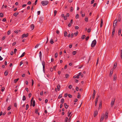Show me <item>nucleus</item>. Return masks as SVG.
Wrapping results in <instances>:
<instances>
[{
    "mask_svg": "<svg viewBox=\"0 0 122 122\" xmlns=\"http://www.w3.org/2000/svg\"><path fill=\"white\" fill-rule=\"evenodd\" d=\"M49 3L47 1H43L41 2V3L43 6H44L47 5Z\"/></svg>",
    "mask_w": 122,
    "mask_h": 122,
    "instance_id": "f257e3e1",
    "label": "nucleus"
},
{
    "mask_svg": "<svg viewBox=\"0 0 122 122\" xmlns=\"http://www.w3.org/2000/svg\"><path fill=\"white\" fill-rule=\"evenodd\" d=\"M117 19H115L113 22V28H115L117 26Z\"/></svg>",
    "mask_w": 122,
    "mask_h": 122,
    "instance_id": "f03ea898",
    "label": "nucleus"
},
{
    "mask_svg": "<svg viewBox=\"0 0 122 122\" xmlns=\"http://www.w3.org/2000/svg\"><path fill=\"white\" fill-rule=\"evenodd\" d=\"M96 43V40H95L92 41V43L91 44V46L92 47H94L95 46Z\"/></svg>",
    "mask_w": 122,
    "mask_h": 122,
    "instance_id": "7ed1b4c3",
    "label": "nucleus"
},
{
    "mask_svg": "<svg viewBox=\"0 0 122 122\" xmlns=\"http://www.w3.org/2000/svg\"><path fill=\"white\" fill-rule=\"evenodd\" d=\"M42 65L43 66V71L44 72H45V63L44 61L42 62Z\"/></svg>",
    "mask_w": 122,
    "mask_h": 122,
    "instance_id": "20e7f679",
    "label": "nucleus"
},
{
    "mask_svg": "<svg viewBox=\"0 0 122 122\" xmlns=\"http://www.w3.org/2000/svg\"><path fill=\"white\" fill-rule=\"evenodd\" d=\"M28 36V34L27 33L26 34H24L22 35L21 38L22 39L24 37H27Z\"/></svg>",
    "mask_w": 122,
    "mask_h": 122,
    "instance_id": "39448f33",
    "label": "nucleus"
},
{
    "mask_svg": "<svg viewBox=\"0 0 122 122\" xmlns=\"http://www.w3.org/2000/svg\"><path fill=\"white\" fill-rule=\"evenodd\" d=\"M105 116V115L104 114H102L101 116V117L100 119V122H102Z\"/></svg>",
    "mask_w": 122,
    "mask_h": 122,
    "instance_id": "423d86ee",
    "label": "nucleus"
},
{
    "mask_svg": "<svg viewBox=\"0 0 122 122\" xmlns=\"http://www.w3.org/2000/svg\"><path fill=\"white\" fill-rule=\"evenodd\" d=\"M115 99H114L113 100H112L111 103V106L112 107L114 104V103L115 102Z\"/></svg>",
    "mask_w": 122,
    "mask_h": 122,
    "instance_id": "0eeeda50",
    "label": "nucleus"
},
{
    "mask_svg": "<svg viewBox=\"0 0 122 122\" xmlns=\"http://www.w3.org/2000/svg\"><path fill=\"white\" fill-rule=\"evenodd\" d=\"M108 112L106 111V112L105 115V119H107V118L108 117Z\"/></svg>",
    "mask_w": 122,
    "mask_h": 122,
    "instance_id": "6e6552de",
    "label": "nucleus"
},
{
    "mask_svg": "<svg viewBox=\"0 0 122 122\" xmlns=\"http://www.w3.org/2000/svg\"><path fill=\"white\" fill-rule=\"evenodd\" d=\"M69 16V14L68 13L66 14V15L64 16V19L65 20H66L67 19V17H68Z\"/></svg>",
    "mask_w": 122,
    "mask_h": 122,
    "instance_id": "1a4fd4ad",
    "label": "nucleus"
},
{
    "mask_svg": "<svg viewBox=\"0 0 122 122\" xmlns=\"http://www.w3.org/2000/svg\"><path fill=\"white\" fill-rule=\"evenodd\" d=\"M96 94V91L95 90H93V96H92V98L93 99H94L95 98V94Z\"/></svg>",
    "mask_w": 122,
    "mask_h": 122,
    "instance_id": "9d476101",
    "label": "nucleus"
},
{
    "mask_svg": "<svg viewBox=\"0 0 122 122\" xmlns=\"http://www.w3.org/2000/svg\"><path fill=\"white\" fill-rule=\"evenodd\" d=\"M98 97H99L98 96L97 97V98L96 99L95 105V106H97V101L98 100Z\"/></svg>",
    "mask_w": 122,
    "mask_h": 122,
    "instance_id": "9b49d317",
    "label": "nucleus"
},
{
    "mask_svg": "<svg viewBox=\"0 0 122 122\" xmlns=\"http://www.w3.org/2000/svg\"><path fill=\"white\" fill-rule=\"evenodd\" d=\"M98 112H97V110H96L95 112H94V117H95L96 116H97V114H98Z\"/></svg>",
    "mask_w": 122,
    "mask_h": 122,
    "instance_id": "f8f14e48",
    "label": "nucleus"
},
{
    "mask_svg": "<svg viewBox=\"0 0 122 122\" xmlns=\"http://www.w3.org/2000/svg\"><path fill=\"white\" fill-rule=\"evenodd\" d=\"M118 21L119 22H120L121 21V15H118Z\"/></svg>",
    "mask_w": 122,
    "mask_h": 122,
    "instance_id": "ddd939ff",
    "label": "nucleus"
},
{
    "mask_svg": "<svg viewBox=\"0 0 122 122\" xmlns=\"http://www.w3.org/2000/svg\"><path fill=\"white\" fill-rule=\"evenodd\" d=\"M103 25V21L102 19H101V20L100 27H102Z\"/></svg>",
    "mask_w": 122,
    "mask_h": 122,
    "instance_id": "4468645a",
    "label": "nucleus"
},
{
    "mask_svg": "<svg viewBox=\"0 0 122 122\" xmlns=\"http://www.w3.org/2000/svg\"><path fill=\"white\" fill-rule=\"evenodd\" d=\"M113 69H112L110 72V74H109V76H112V74L113 73Z\"/></svg>",
    "mask_w": 122,
    "mask_h": 122,
    "instance_id": "2eb2a0df",
    "label": "nucleus"
},
{
    "mask_svg": "<svg viewBox=\"0 0 122 122\" xmlns=\"http://www.w3.org/2000/svg\"><path fill=\"white\" fill-rule=\"evenodd\" d=\"M34 25L33 24L31 25H30V28L31 29V30H33L34 28Z\"/></svg>",
    "mask_w": 122,
    "mask_h": 122,
    "instance_id": "dca6fc26",
    "label": "nucleus"
},
{
    "mask_svg": "<svg viewBox=\"0 0 122 122\" xmlns=\"http://www.w3.org/2000/svg\"><path fill=\"white\" fill-rule=\"evenodd\" d=\"M57 88L58 90V91H60V85L59 84H58V85L57 86Z\"/></svg>",
    "mask_w": 122,
    "mask_h": 122,
    "instance_id": "f3484780",
    "label": "nucleus"
},
{
    "mask_svg": "<svg viewBox=\"0 0 122 122\" xmlns=\"http://www.w3.org/2000/svg\"><path fill=\"white\" fill-rule=\"evenodd\" d=\"M117 66V63H115L114 65V66H113V68H114V69H115L116 68V67Z\"/></svg>",
    "mask_w": 122,
    "mask_h": 122,
    "instance_id": "a211bd4d",
    "label": "nucleus"
},
{
    "mask_svg": "<svg viewBox=\"0 0 122 122\" xmlns=\"http://www.w3.org/2000/svg\"><path fill=\"white\" fill-rule=\"evenodd\" d=\"M73 78H77L78 79L79 78V75H77V76H73Z\"/></svg>",
    "mask_w": 122,
    "mask_h": 122,
    "instance_id": "6ab92c4d",
    "label": "nucleus"
},
{
    "mask_svg": "<svg viewBox=\"0 0 122 122\" xmlns=\"http://www.w3.org/2000/svg\"><path fill=\"white\" fill-rule=\"evenodd\" d=\"M114 80H116L117 79V76L116 74H115L114 76Z\"/></svg>",
    "mask_w": 122,
    "mask_h": 122,
    "instance_id": "aec40b11",
    "label": "nucleus"
},
{
    "mask_svg": "<svg viewBox=\"0 0 122 122\" xmlns=\"http://www.w3.org/2000/svg\"><path fill=\"white\" fill-rule=\"evenodd\" d=\"M115 28H113V31L112 32V35H114L115 32Z\"/></svg>",
    "mask_w": 122,
    "mask_h": 122,
    "instance_id": "412c9836",
    "label": "nucleus"
},
{
    "mask_svg": "<svg viewBox=\"0 0 122 122\" xmlns=\"http://www.w3.org/2000/svg\"><path fill=\"white\" fill-rule=\"evenodd\" d=\"M102 102H100L99 105V108H101V107H102Z\"/></svg>",
    "mask_w": 122,
    "mask_h": 122,
    "instance_id": "4be33fe9",
    "label": "nucleus"
},
{
    "mask_svg": "<svg viewBox=\"0 0 122 122\" xmlns=\"http://www.w3.org/2000/svg\"><path fill=\"white\" fill-rule=\"evenodd\" d=\"M67 32L66 31H65L64 32V36L65 37L66 36H67Z\"/></svg>",
    "mask_w": 122,
    "mask_h": 122,
    "instance_id": "5701e85b",
    "label": "nucleus"
},
{
    "mask_svg": "<svg viewBox=\"0 0 122 122\" xmlns=\"http://www.w3.org/2000/svg\"><path fill=\"white\" fill-rule=\"evenodd\" d=\"M66 108H67L69 107V106L67 105V104L66 103H65L64 104Z\"/></svg>",
    "mask_w": 122,
    "mask_h": 122,
    "instance_id": "b1692460",
    "label": "nucleus"
},
{
    "mask_svg": "<svg viewBox=\"0 0 122 122\" xmlns=\"http://www.w3.org/2000/svg\"><path fill=\"white\" fill-rule=\"evenodd\" d=\"M50 42L52 44L54 43L53 39H51L50 41Z\"/></svg>",
    "mask_w": 122,
    "mask_h": 122,
    "instance_id": "393cba45",
    "label": "nucleus"
},
{
    "mask_svg": "<svg viewBox=\"0 0 122 122\" xmlns=\"http://www.w3.org/2000/svg\"><path fill=\"white\" fill-rule=\"evenodd\" d=\"M18 15V13H15L13 15L14 16H16L17 15Z\"/></svg>",
    "mask_w": 122,
    "mask_h": 122,
    "instance_id": "a878e982",
    "label": "nucleus"
},
{
    "mask_svg": "<svg viewBox=\"0 0 122 122\" xmlns=\"http://www.w3.org/2000/svg\"><path fill=\"white\" fill-rule=\"evenodd\" d=\"M35 105V102L34 100L33 102L32 106L34 107Z\"/></svg>",
    "mask_w": 122,
    "mask_h": 122,
    "instance_id": "bb28decb",
    "label": "nucleus"
},
{
    "mask_svg": "<svg viewBox=\"0 0 122 122\" xmlns=\"http://www.w3.org/2000/svg\"><path fill=\"white\" fill-rule=\"evenodd\" d=\"M25 54V52H24L20 56V57H21L24 56Z\"/></svg>",
    "mask_w": 122,
    "mask_h": 122,
    "instance_id": "cd10ccee",
    "label": "nucleus"
},
{
    "mask_svg": "<svg viewBox=\"0 0 122 122\" xmlns=\"http://www.w3.org/2000/svg\"><path fill=\"white\" fill-rule=\"evenodd\" d=\"M85 37L86 36L85 35H83L81 37V39H84Z\"/></svg>",
    "mask_w": 122,
    "mask_h": 122,
    "instance_id": "c85d7f7f",
    "label": "nucleus"
},
{
    "mask_svg": "<svg viewBox=\"0 0 122 122\" xmlns=\"http://www.w3.org/2000/svg\"><path fill=\"white\" fill-rule=\"evenodd\" d=\"M26 98L25 96H23V97L22 100L24 101L26 100Z\"/></svg>",
    "mask_w": 122,
    "mask_h": 122,
    "instance_id": "c756f323",
    "label": "nucleus"
},
{
    "mask_svg": "<svg viewBox=\"0 0 122 122\" xmlns=\"http://www.w3.org/2000/svg\"><path fill=\"white\" fill-rule=\"evenodd\" d=\"M64 99H62L61 100V103L62 104L64 102Z\"/></svg>",
    "mask_w": 122,
    "mask_h": 122,
    "instance_id": "7c9ffc66",
    "label": "nucleus"
},
{
    "mask_svg": "<svg viewBox=\"0 0 122 122\" xmlns=\"http://www.w3.org/2000/svg\"><path fill=\"white\" fill-rule=\"evenodd\" d=\"M57 11L56 10H55L54 11V16H55L56 14H57Z\"/></svg>",
    "mask_w": 122,
    "mask_h": 122,
    "instance_id": "2f4dec72",
    "label": "nucleus"
},
{
    "mask_svg": "<svg viewBox=\"0 0 122 122\" xmlns=\"http://www.w3.org/2000/svg\"><path fill=\"white\" fill-rule=\"evenodd\" d=\"M33 97L31 99L30 101V106H31L32 104V103L33 102Z\"/></svg>",
    "mask_w": 122,
    "mask_h": 122,
    "instance_id": "473e14b6",
    "label": "nucleus"
},
{
    "mask_svg": "<svg viewBox=\"0 0 122 122\" xmlns=\"http://www.w3.org/2000/svg\"><path fill=\"white\" fill-rule=\"evenodd\" d=\"M76 53V51H73L72 52V54L73 55H75Z\"/></svg>",
    "mask_w": 122,
    "mask_h": 122,
    "instance_id": "72a5a7b5",
    "label": "nucleus"
},
{
    "mask_svg": "<svg viewBox=\"0 0 122 122\" xmlns=\"http://www.w3.org/2000/svg\"><path fill=\"white\" fill-rule=\"evenodd\" d=\"M121 29L119 30L118 31V34L119 35H120L121 33Z\"/></svg>",
    "mask_w": 122,
    "mask_h": 122,
    "instance_id": "f704fd0d",
    "label": "nucleus"
},
{
    "mask_svg": "<svg viewBox=\"0 0 122 122\" xmlns=\"http://www.w3.org/2000/svg\"><path fill=\"white\" fill-rule=\"evenodd\" d=\"M8 74V72L7 71H5V76H7Z\"/></svg>",
    "mask_w": 122,
    "mask_h": 122,
    "instance_id": "c9c22d12",
    "label": "nucleus"
},
{
    "mask_svg": "<svg viewBox=\"0 0 122 122\" xmlns=\"http://www.w3.org/2000/svg\"><path fill=\"white\" fill-rule=\"evenodd\" d=\"M19 79V78H17L16 79H15L14 80V82L15 83H16L18 81Z\"/></svg>",
    "mask_w": 122,
    "mask_h": 122,
    "instance_id": "e433bc0d",
    "label": "nucleus"
},
{
    "mask_svg": "<svg viewBox=\"0 0 122 122\" xmlns=\"http://www.w3.org/2000/svg\"><path fill=\"white\" fill-rule=\"evenodd\" d=\"M11 106H9V107H8V108L7 109V110L8 111H9V110H10L11 109Z\"/></svg>",
    "mask_w": 122,
    "mask_h": 122,
    "instance_id": "4c0bfd02",
    "label": "nucleus"
},
{
    "mask_svg": "<svg viewBox=\"0 0 122 122\" xmlns=\"http://www.w3.org/2000/svg\"><path fill=\"white\" fill-rule=\"evenodd\" d=\"M29 107V105L28 104H27L26 106V110H27Z\"/></svg>",
    "mask_w": 122,
    "mask_h": 122,
    "instance_id": "58836bf2",
    "label": "nucleus"
},
{
    "mask_svg": "<svg viewBox=\"0 0 122 122\" xmlns=\"http://www.w3.org/2000/svg\"><path fill=\"white\" fill-rule=\"evenodd\" d=\"M39 56L40 57V59H41V56H42L41 52V51H40L39 53Z\"/></svg>",
    "mask_w": 122,
    "mask_h": 122,
    "instance_id": "ea45409f",
    "label": "nucleus"
},
{
    "mask_svg": "<svg viewBox=\"0 0 122 122\" xmlns=\"http://www.w3.org/2000/svg\"><path fill=\"white\" fill-rule=\"evenodd\" d=\"M79 16L78 14H76V19H78L79 18Z\"/></svg>",
    "mask_w": 122,
    "mask_h": 122,
    "instance_id": "a19ab883",
    "label": "nucleus"
},
{
    "mask_svg": "<svg viewBox=\"0 0 122 122\" xmlns=\"http://www.w3.org/2000/svg\"><path fill=\"white\" fill-rule=\"evenodd\" d=\"M69 112V111L68 112V117H69L70 116V114L71 113V112Z\"/></svg>",
    "mask_w": 122,
    "mask_h": 122,
    "instance_id": "79ce46f5",
    "label": "nucleus"
},
{
    "mask_svg": "<svg viewBox=\"0 0 122 122\" xmlns=\"http://www.w3.org/2000/svg\"><path fill=\"white\" fill-rule=\"evenodd\" d=\"M62 97V96L61 95H60L59 96L58 99H60Z\"/></svg>",
    "mask_w": 122,
    "mask_h": 122,
    "instance_id": "37998d69",
    "label": "nucleus"
},
{
    "mask_svg": "<svg viewBox=\"0 0 122 122\" xmlns=\"http://www.w3.org/2000/svg\"><path fill=\"white\" fill-rule=\"evenodd\" d=\"M85 20L87 22L88 21V19L87 18H85Z\"/></svg>",
    "mask_w": 122,
    "mask_h": 122,
    "instance_id": "c03bdc74",
    "label": "nucleus"
},
{
    "mask_svg": "<svg viewBox=\"0 0 122 122\" xmlns=\"http://www.w3.org/2000/svg\"><path fill=\"white\" fill-rule=\"evenodd\" d=\"M73 7H71L70 8V11H71L72 12V11L73 10Z\"/></svg>",
    "mask_w": 122,
    "mask_h": 122,
    "instance_id": "a18cd8bd",
    "label": "nucleus"
},
{
    "mask_svg": "<svg viewBox=\"0 0 122 122\" xmlns=\"http://www.w3.org/2000/svg\"><path fill=\"white\" fill-rule=\"evenodd\" d=\"M68 120V118L67 117H66V119L65 120V122H67Z\"/></svg>",
    "mask_w": 122,
    "mask_h": 122,
    "instance_id": "49530a36",
    "label": "nucleus"
},
{
    "mask_svg": "<svg viewBox=\"0 0 122 122\" xmlns=\"http://www.w3.org/2000/svg\"><path fill=\"white\" fill-rule=\"evenodd\" d=\"M14 32L15 33H16L17 34L18 33V30H15Z\"/></svg>",
    "mask_w": 122,
    "mask_h": 122,
    "instance_id": "de8ad7c7",
    "label": "nucleus"
},
{
    "mask_svg": "<svg viewBox=\"0 0 122 122\" xmlns=\"http://www.w3.org/2000/svg\"><path fill=\"white\" fill-rule=\"evenodd\" d=\"M91 28H89L87 32H88V33L90 32H91Z\"/></svg>",
    "mask_w": 122,
    "mask_h": 122,
    "instance_id": "09e8293b",
    "label": "nucleus"
},
{
    "mask_svg": "<svg viewBox=\"0 0 122 122\" xmlns=\"http://www.w3.org/2000/svg\"><path fill=\"white\" fill-rule=\"evenodd\" d=\"M89 38V36H87L86 37V41L88 40Z\"/></svg>",
    "mask_w": 122,
    "mask_h": 122,
    "instance_id": "8fccbe9b",
    "label": "nucleus"
},
{
    "mask_svg": "<svg viewBox=\"0 0 122 122\" xmlns=\"http://www.w3.org/2000/svg\"><path fill=\"white\" fill-rule=\"evenodd\" d=\"M43 94V91L41 92L40 93V95L41 96H42Z\"/></svg>",
    "mask_w": 122,
    "mask_h": 122,
    "instance_id": "3c124183",
    "label": "nucleus"
},
{
    "mask_svg": "<svg viewBox=\"0 0 122 122\" xmlns=\"http://www.w3.org/2000/svg\"><path fill=\"white\" fill-rule=\"evenodd\" d=\"M81 95L80 94H78L77 96V97L78 98H80Z\"/></svg>",
    "mask_w": 122,
    "mask_h": 122,
    "instance_id": "603ef678",
    "label": "nucleus"
},
{
    "mask_svg": "<svg viewBox=\"0 0 122 122\" xmlns=\"http://www.w3.org/2000/svg\"><path fill=\"white\" fill-rule=\"evenodd\" d=\"M3 14L2 13H0V17H3Z\"/></svg>",
    "mask_w": 122,
    "mask_h": 122,
    "instance_id": "864d4df0",
    "label": "nucleus"
},
{
    "mask_svg": "<svg viewBox=\"0 0 122 122\" xmlns=\"http://www.w3.org/2000/svg\"><path fill=\"white\" fill-rule=\"evenodd\" d=\"M69 75L68 74H66L65 75V76L66 77V78H67L69 76Z\"/></svg>",
    "mask_w": 122,
    "mask_h": 122,
    "instance_id": "5fc2aeb1",
    "label": "nucleus"
},
{
    "mask_svg": "<svg viewBox=\"0 0 122 122\" xmlns=\"http://www.w3.org/2000/svg\"><path fill=\"white\" fill-rule=\"evenodd\" d=\"M58 56V53H56L55 55V56L56 57H57Z\"/></svg>",
    "mask_w": 122,
    "mask_h": 122,
    "instance_id": "6e6d98bb",
    "label": "nucleus"
},
{
    "mask_svg": "<svg viewBox=\"0 0 122 122\" xmlns=\"http://www.w3.org/2000/svg\"><path fill=\"white\" fill-rule=\"evenodd\" d=\"M4 87H2V88L1 90L2 92H3L4 91Z\"/></svg>",
    "mask_w": 122,
    "mask_h": 122,
    "instance_id": "4d7b16f0",
    "label": "nucleus"
},
{
    "mask_svg": "<svg viewBox=\"0 0 122 122\" xmlns=\"http://www.w3.org/2000/svg\"><path fill=\"white\" fill-rule=\"evenodd\" d=\"M94 2V0H92L91 2V4H93Z\"/></svg>",
    "mask_w": 122,
    "mask_h": 122,
    "instance_id": "13d9d810",
    "label": "nucleus"
},
{
    "mask_svg": "<svg viewBox=\"0 0 122 122\" xmlns=\"http://www.w3.org/2000/svg\"><path fill=\"white\" fill-rule=\"evenodd\" d=\"M38 109H36L35 110V113H38Z\"/></svg>",
    "mask_w": 122,
    "mask_h": 122,
    "instance_id": "bf43d9fd",
    "label": "nucleus"
},
{
    "mask_svg": "<svg viewBox=\"0 0 122 122\" xmlns=\"http://www.w3.org/2000/svg\"><path fill=\"white\" fill-rule=\"evenodd\" d=\"M17 50L15 48L14 50V53H15L16 52V51Z\"/></svg>",
    "mask_w": 122,
    "mask_h": 122,
    "instance_id": "052dcab7",
    "label": "nucleus"
},
{
    "mask_svg": "<svg viewBox=\"0 0 122 122\" xmlns=\"http://www.w3.org/2000/svg\"><path fill=\"white\" fill-rule=\"evenodd\" d=\"M78 34V32H76L74 33V35L75 36H76Z\"/></svg>",
    "mask_w": 122,
    "mask_h": 122,
    "instance_id": "680f3d73",
    "label": "nucleus"
},
{
    "mask_svg": "<svg viewBox=\"0 0 122 122\" xmlns=\"http://www.w3.org/2000/svg\"><path fill=\"white\" fill-rule=\"evenodd\" d=\"M76 91H78L79 90V88L78 87H76Z\"/></svg>",
    "mask_w": 122,
    "mask_h": 122,
    "instance_id": "e2e57ef3",
    "label": "nucleus"
},
{
    "mask_svg": "<svg viewBox=\"0 0 122 122\" xmlns=\"http://www.w3.org/2000/svg\"><path fill=\"white\" fill-rule=\"evenodd\" d=\"M2 20L3 21L5 22L6 21V20L5 18H4Z\"/></svg>",
    "mask_w": 122,
    "mask_h": 122,
    "instance_id": "0e129e2a",
    "label": "nucleus"
},
{
    "mask_svg": "<svg viewBox=\"0 0 122 122\" xmlns=\"http://www.w3.org/2000/svg\"><path fill=\"white\" fill-rule=\"evenodd\" d=\"M68 87L70 89H71L72 88V86L71 85H70Z\"/></svg>",
    "mask_w": 122,
    "mask_h": 122,
    "instance_id": "69168bd1",
    "label": "nucleus"
},
{
    "mask_svg": "<svg viewBox=\"0 0 122 122\" xmlns=\"http://www.w3.org/2000/svg\"><path fill=\"white\" fill-rule=\"evenodd\" d=\"M71 25V23H69L68 25V26L69 27H70Z\"/></svg>",
    "mask_w": 122,
    "mask_h": 122,
    "instance_id": "338daca9",
    "label": "nucleus"
},
{
    "mask_svg": "<svg viewBox=\"0 0 122 122\" xmlns=\"http://www.w3.org/2000/svg\"><path fill=\"white\" fill-rule=\"evenodd\" d=\"M11 31L10 30H9L8 31V34L9 35H10V33Z\"/></svg>",
    "mask_w": 122,
    "mask_h": 122,
    "instance_id": "774afa93",
    "label": "nucleus"
}]
</instances>
